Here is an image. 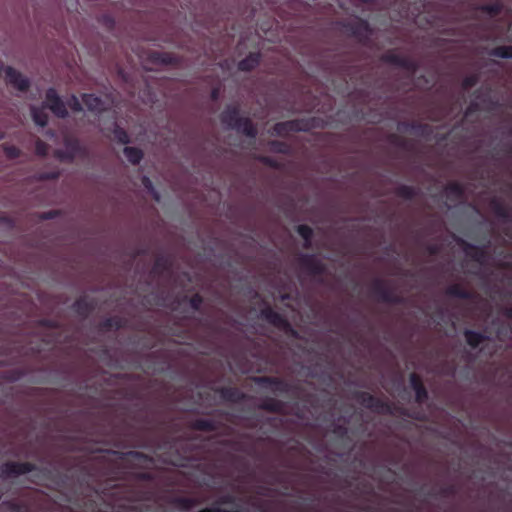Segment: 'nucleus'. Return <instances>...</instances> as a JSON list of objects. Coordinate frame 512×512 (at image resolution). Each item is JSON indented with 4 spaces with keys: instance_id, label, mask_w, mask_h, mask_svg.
<instances>
[{
    "instance_id": "1",
    "label": "nucleus",
    "mask_w": 512,
    "mask_h": 512,
    "mask_svg": "<svg viewBox=\"0 0 512 512\" xmlns=\"http://www.w3.org/2000/svg\"><path fill=\"white\" fill-rule=\"evenodd\" d=\"M221 123L230 130H235L246 137L255 139L258 130L253 121L249 117L240 115V107L238 105H228L219 116Z\"/></svg>"
},
{
    "instance_id": "2",
    "label": "nucleus",
    "mask_w": 512,
    "mask_h": 512,
    "mask_svg": "<svg viewBox=\"0 0 512 512\" xmlns=\"http://www.w3.org/2000/svg\"><path fill=\"white\" fill-rule=\"evenodd\" d=\"M353 398L363 407L369 409L377 414L393 415L395 406L389 401L375 397L366 391H355Z\"/></svg>"
},
{
    "instance_id": "3",
    "label": "nucleus",
    "mask_w": 512,
    "mask_h": 512,
    "mask_svg": "<svg viewBox=\"0 0 512 512\" xmlns=\"http://www.w3.org/2000/svg\"><path fill=\"white\" fill-rule=\"evenodd\" d=\"M260 316L270 325L283 331L287 335L294 338L298 337V332L292 327L288 319L284 315L275 311L271 306L267 305L264 308H262L260 311Z\"/></svg>"
},
{
    "instance_id": "4",
    "label": "nucleus",
    "mask_w": 512,
    "mask_h": 512,
    "mask_svg": "<svg viewBox=\"0 0 512 512\" xmlns=\"http://www.w3.org/2000/svg\"><path fill=\"white\" fill-rule=\"evenodd\" d=\"M314 119L313 118H302V119H293L283 122L276 123L273 128V134L285 137L290 132H307L314 127Z\"/></svg>"
},
{
    "instance_id": "5",
    "label": "nucleus",
    "mask_w": 512,
    "mask_h": 512,
    "mask_svg": "<svg viewBox=\"0 0 512 512\" xmlns=\"http://www.w3.org/2000/svg\"><path fill=\"white\" fill-rule=\"evenodd\" d=\"M371 293L380 302L388 304H401L403 298L399 296L395 291L387 285L385 280L375 278L371 284Z\"/></svg>"
},
{
    "instance_id": "6",
    "label": "nucleus",
    "mask_w": 512,
    "mask_h": 512,
    "mask_svg": "<svg viewBox=\"0 0 512 512\" xmlns=\"http://www.w3.org/2000/svg\"><path fill=\"white\" fill-rule=\"evenodd\" d=\"M380 60L383 63L390 64L414 74L419 68V64L416 60L408 56H403L395 52V50H388L381 55Z\"/></svg>"
},
{
    "instance_id": "7",
    "label": "nucleus",
    "mask_w": 512,
    "mask_h": 512,
    "mask_svg": "<svg viewBox=\"0 0 512 512\" xmlns=\"http://www.w3.org/2000/svg\"><path fill=\"white\" fill-rule=\"evenodd\" d=\"M343 28L346 32H348L362 44H365L372 34V29L368 21L359 17L354 20L345 22L343 24Z\"/></svg>"
},
{
    "instance_id": "8",
    "label": "nucleus",
    "mask_w": 512,
    "mask_h": 512,
    "mask_svg": "<svg viewBox=\"0 0 512 512\" xmlns=\"http://www.w3.org/2000/svg\"><path fill=\"white\" fill-rule=\"evenodd\" d=\"M64 150H57L55 155L61 161L72 162L78 156H84L86 153L85 148L80 143L79 139L71 136L64 138Z\"/></svg>"
},
{
    "instance_id": "9",
    "label": "nucleus",
    "mask_w": 512,
    "mask_h": 512,
    "mask_svg": "<svg viewBox=\"0 0 512 512\" xmlns=\"http://www.w3.org/2000/svg\"><path fill=\"white\" fill-rule=\"evenodd\" d=\"M256 385L263 389H270L272 392L288 394L292 390V385L286 380L274 376H257L253 378Z\"/></svg>"
},
{
    "instance_id": "10",
    "label": "nucleus",
    "mask_w": 512,
    "mask_h": 512,
    "mask_svg": "<svg viewBox=\"0 0 512 512\" xmlns=\"http://www.w3.org/2000/svg\"><path fill=\"white\" fill-rule=\"evenodd\" d=\"M298 264L303 271L314 277H320L326 273V265L315 254L300 255Z\"/></svg>"
},
{
    "instance_id": "11",
    "label": "nucleus",
    "mask_w": 512,
    "mask_h": 512,
    "mask_svg": "<svg viewBox=\"0 0 512 512\" xmlns=\"http://www.w3.org/2000/svg\"><path fill=\"white\" fill-rule=\"evenodd\" d=\"M45 106L58 118H66L68 110L65 103L54 88H48L45 93Z\"/></svg>"
},
{
    "instance_id": "12",
    "label": "nucleus",
    "mask_w": 512,
    "mask_h": 512,
    "mask_svg": "<svg viewBox=\"0 0 512 512\" xmlns=\"http://www.w3.org/2000/svg\"><path fill=\"white\" fill-rule=\"evenodd\" d=\"M37 470V466L30 462L8 461L2 466V474L5 477H16Z\"/></svg>"
},
{
    "instance_id": "13",
    "label": "nucleus",
    "mask_w": 512,
    "mask_h": 512,
    "mask_svg": "<svg viewBox=\"0 0 512 512\" xmlns=\"http://www.w3.org/2000/svg\"><path fill=\"white\" fill-rule=\"evenodd\" d=\"M5 80L7 84L21 92L28 91L31 84L28 77L24 76L21 72L11 66H6Z\"/></svg>"
},
{
    "instance_id": "14",
    "label": "nucleus",
    "mask_w": 512,
    "mask_h": 512,
    "mask_svg": "<svg viewBox=\"0 0 512 512\" xmlns=\"http://www.w3.org/2000/svg\"><path fill=\"white\" fill-rule=\"evenodd\" d=\"M215 392L219 394L222 400L230 403H241L247 397L241 390L231 386L219 387Z\"/></svg>"
},
{
    "instance_id": "15",
    "label": "nucleus",
    "mask_w": 512,
    "mask_h": 512,
    "mask_svg": "<svg viewBox=\"0 0 512 512\" xmlns=\"http://www.w3.org/2000/svg\"><path fill=\"white\" fill-rule=\"evenodd\" d=\"M409 382L411 388L415 392V401L419 404H422L425 401H427L429 395L426 387L422 382L421 377L417 373L413 372L409 376Z\"/></svg>"
},
{
    "instance_id": "16",
    "label": "nucleus",
    "mask_w": 512,
    "mask_h": 512,
    "mask_svg": "<svg viewBox=\"0 0 512 512\" xmlns=\"http://www.w3.org/2000/svg\"><path fill=\"white\" fill-rule=\"evenodd\" d=\"M72 309L77 315L87 318L94 311L95 303L86 296H81L74 301Z\"/></svg>"
},
{
    "instance_id": "17",
    "label": "nucleus",
    "mask_w": 512,
    "mask_h": 512,
    "mask_svg": "<svg viewBox=\"0 0 512 512\" xmlns=\"http://www.w3.org/2000/svg\"><path fill=\"white\" fill-rule=\"evenodd\" d=\"M489 206L493 213L505 222H510L512 219V211L502 200L494 197L490 200Z\"/></svg>"
},
{
    "instance_id": "18",
    "label": "nucleus",
    "mask_w": 512,
    "mask_h": 512,
    "mask_svg": "<svg viewBox=\"0 0 512 512\" xmlns=\"http://www.w3.org/2000/svg\"><path fill=\"white\" fill-rule=\"evenodd\" d=\"M111 454L117 456L121 460L133 459V460L143 462L146 464L154 463V458L152 456L145 454L143 452H140V451L130 450V451L122 452V451H117V450H111Z\"/></svg>"
},
{
    "instance_id": "19",
    "label": "nucleus",
    "mask_w": 512,
    "mask_h": 512,
    "mask_svg": "<svg viewBox=\"0 0 512 512\" xmlns=\"http://www.w3.org/2000/svg\"><path fill=\"white\" fill-rule=\"evenodd\" d=\"M446 197L451 202H457L465 196V186L458 181H451L444 187Z\"/></svg>"
},
{
    "instance_id": "20",
    "label": "nucleus",
    "mask_w": 512,
    "mask_h": 512,
    "mask_svg": "<svg viewBox=\"0 0 512 512\" xmlns=\"http://www.w3.org/2000/svg\"><path fill=\"white\" fill-rule=\"evenodd\" d=\"M284 408L285 403L273 397L264 398L258 405V409L276 414L284 413Z\"/></svg>"
},
{
    "instance_id": "21",
    "label": "nucleus",
    "mask_w": 512,
    "mask_h": 512,
    "mask_svg": "<svg viewBox=\"0 0 512 512\" xmlns=\"http://www.w3.org/2000/svg\"><path fill=\"white\" fill-rule=\"evenodd\" d=\"M398 129L405 130V131L411 130L414 133L421 135V136L429 135L432 132V129L428 124H424V123H420V122H416V121L400 122L398 124Z\"/></svg>"
},
{
    "instance_id": "22",
    "label": "nucleus",
    "mask_w": 512,
    "mask_h": 512,
    "mask_svg": "<svg viewBox=\"0 0 512 512\" xmlns=\"http://www.w3.org/2000/svg\"><path fill=\"white\" fill-rule=\"evenodd\" d=\"M261 62V54L259 52H250L244 59L239 61L238 69L243 72L254 70Z\"/></svg>"
},
{
    "instance_id": "23",
    "label": "nucleus",
    "mask_w": 512,
    "mask_h": 512,
    "mask_svg": "<svg viewBox=\"0 0 512 512\" xmlns=\"http://www.w3.org/2000/svg\"><path fill=\"white\" fill-rule=\"evenodd\" d=\"M461 245L464 247L467 256L471 257L474 261L478 263L484 262L487 254L483 248L467 243L463 240H461Z\"/></svg>"
},
{
    "instance_id": "24",
    "label": "nucleus",
    "mask_w": 512,
    "mask_h": 512,
    "mask_svg": "<svg viewBox=\"0 0 512 512\" xmlns=\"http://www.w3.org/2000/svg\"><path fill=\"white\" fill-rule=\"evenodd\" d=\"M445 294L449 297L463 299V300H470L474 297V294L463 288L460 284H451L448 286L445 290Z\"/></svg>"
},
{
    "instance_id": "25",
    "label": "nucleus",
    "mask_w": 512,
    "mask_h": 512,
    "mask_svg": "<svg viewBox=\"0 0 512 512\" xmlns=\"http://www.w3.org/2000/svg\"><path fill=\"white\" fill-rule=\"evenodd\" d=\"M464 337H465L467 344L472 349L478 348L481 343H483L484 341H486L488 339V337L485 334L471 330V329H466L464 331Z\"/></svg>"
},
{
    "instance_id": "26",
    "label": "nucleus",
    "mask_w": 512,
    "mask_h": 512,
    "mask_svg": "<svg viewBox=\"0 0 512 512\" xmlns=\"http://www.w3.org/2000/svg\"><path fill=\"white\" fill-rule=\"evenodd\" d=\"M190 427L196 431L213 432L218 429V424L210 419H195L190 423Z\"/></svg>"
},
{
    "instance_id": "27",
    "label": "nucleus",
    "mask_w": 512,
    "mask_h": 512,
    "mask_svg": "<svg viewBox=\"0 0 512 512\" xmlns=\"http://www.w3.org/2000/svg\"><path fill=\"white\" fill-rule=\"evenodd\" d=\"M171 504L180 510L189 511L197 506L199 502L192 497L176 496L171 499Z\"/></svg>"
},
{
    "instance_id": "28",
    "label": "nucleus",
    "mask_w": 512,
    "mask_h": 512,
    "mask_svg": "<svg viewBox=\"0 0 512 512\" xmlns=\"http://www.w3.org/2000/svg\"><path fill=\"white\" fill-rule=\"evenodd\" d=\"M125 325V321L122 317L119 316H111L105 318L100 322L99 327L101 330L109 331V330H120Z\"/></svg>"
},
{
    "instance_id": "29",
    "label": "nucleus",
    "mask_w": 512,
    "mask_h": 512,
    "mask_svg": "<svg viewBox=\"0 0 512 512\" xmlns=\"http://www.w3.org/2000/svg\"><path fill=\"white\" fill-rule=\"evenodd\" d=\"M82 100L89 111L100 112L103 110V102L101 98L94 94H83Z\"/></svg>"
},
{
    "instance_id": "30",
    "label": "nucleus",
    "mask_w": 512,
    "mask_h": 512,
    "mask_svg": "<svg viewBox=\"0 0 512 512\" xmlns=\"http://www.w3.org/2000/svg\"><path fill=\"white\" fill-rule=\"evenodd\" d=\"M394 193L397 197L410 201L418 195V189L413 186L402 184L395 188Z\"/></svg>"
},
{
    "instance_id": "31",
    "label": "nucleus",
    "mask_w": 512,
    "mask_h": 512,
    "mask_svg": "<svg viewBox=\"0 0 512 512\" xmlns=\"http://www.w3.org/2000/svg\"><path fill=\"white\" fill-rule=\"evenodd\" d=\"M123 153L132 165H138L144 157L143 151L137 147L126 146L123 149Z\"/></svg>"
},
{
    "instance_id": "32",
    "label": "nucleus",
    "mask_w": 512,
    "mask_h": 512,
    "mask_svg": "<svg viewBox=\"0 0 512 512\" xmlns=\"http://www.w3.org/2000/svg\"><path fill=\"white\" fill-rule=\"evenodd\" d=\"M171 268V261L169 258L160 255L156 257L153 267H152V273L156 275H162L164 272L169 271Z\"/></svg>"
},
{
    "instance_id": "33",
    "label": "nucleus",
    "mask_w": 512,
    "mask_h": 512,
    "mask_svg": "<svg viewBox=\"0 0 512 512\" xmlns=\"http://www.w3.org/2000/svg\"><path fill=\"white\" fill-rule=\"evenodd\" d=\"M31 115L34 123L40 127H45L48 124V114L44 107H31Z\"/></svg>"
},
{
    "instance_id": "34",
    "label": "nucleus",
    "mask_w": 512,
    "mask_h": 512,
    "mask_svg": "<svg viewBox=\"0 0 512 512\" xmlns=\"http://www.w3.org/2000/svg\"><path fill=\"white\" fill-rule=\"evenodd\" d=\"M296 231L304 240L303 247L310 249L312 247L313 229L306 224H300L297 226Z\"/></svg>"
},
{
    "instance_id": "35",
    "label": "nucleus",
    "mask_w": 512,
    "mask_h": 512,
    "mask_svg": "<svg viewBox=\"0 0 512 512\" xmlns=\"http://www.w3.org/2000/svg\"><path fill=\"white\" fill-rule=\"evenodd\" d=\"M151 58L155 63L164 65H173L177 64L178 62L177 58L174 55L164 52H153Z\"/></svg>"
},
{
    "instance_id": "36",
    "label": "nucleus",
    "mask_w": 512,
    "mask_h": 512,
    "mask_svg": "<svg viewBox=\"0 0 512 512\" xmlns=\"http://www.w3.org/2000/svg\"><path fill=\"white\" fill-rule=\"evenodd\" d=\"M112 134H113V140L119 144L126 145V144H129L131 141L130 136L127 133V131L124 128L120 127L117 124V122L114 123Z\"/></svg>"
},
{
    "instance_id": "37",
    "label": "nucleus",
    "mask_w": 512,
    "mask_h": 512,
    "mask_svg": "<svg viewBox=\"0 0 512 512\" xmlns=\"http://www.w3.org/2000/svg\"><path fill=\"white\" fill-rule=\"evenodd\" d=\"M489 55L502 59H512V45L497 46L489 51Z\"/></svg>"
},
{
    "instance_id": "38",
    "label": "nucleus",
    "mask_w": 512,
    "mask_h": 512,
    "mask_svg": "<svg viewBox=\"0 0 512 512\" xmlns=\"http://www.w3.org/2000/svg\"><path fill=\"white\" fill-rule=\"evenodd\" d=\"M502 4L499 2L483 4L479 7V10L483 13L488 14L491 17L498 16L502 12Z\"/></svg>"
},
{
    "instance_id": "39",
    "label": "nucleus",
    "mask_w": 512,
    "mask_h": 512,
    "mask_svg": "<svg viewBox=\"0 0 512 512\" xmlns=\"http://www.w3.org/2000/svg\"><path fill=\"white\" fill-rule=\"evenodd\" d=\"M269 147L272 152L280 153V154H289L290 146L283 141L279 140H271L269 141Z\"/></svg>"
},
{
    "instance_id": "40",
    "label": "nucleus",
    "mask_w": 512,
    "mask_h": 512,
    "mask_svg": "<svg viewBox=\"0 0 512 512\" xmlns=\"http://www.w3.org/2000/svg\"><path fill=\"white\" fill-rule=\"evenodd\" d=\"M141 182H142V185L144 186V188L147 190V192L153 197V199L155 201L159 202L160 201V194L155 189L151 179L148 176H143L142 179H141Z\"/></svg>"
},
{
    "instance_id": "41",
    "label": "nucleus",
    "mask_w": 512,
    "mask_h": 512,
    "mask_svg": "<svg viewBox=\"0 0 512 512\" xmlns=\"http://www.w3.org/2000/svg\"><path fill=\"white\" fill-rule=\"evenodd\" d=\"M257 160L262 163L263 165L267 166V167H270V168H273V169H281L282 168V165L279 161H277L276 159L270 157V156H265V155H260L257 157Z\"/></svg>"
},
{
    "instance_id": "42",
    "label": "nucleus",
    "mask_w": 512,
    "mask_h": 512,
    "mask_svg": "<svg viewBox=\"0 0 512 512\" xmlns=\"http://www.w3.org/2000/svg\"><path fill=\"white\" fill-rule=\"evenodd\" d=\"M3 151L5 156L10 160H14L21 155V150L14 145L4 144Z\"/></svg>"
},
{
    "instance_id": "43",
    "label": "nucleus",
    "mask_w": 512,
    "mask_h": 512,
    "mask_svg": "<svg viewBox=\"0 0 512 512\" xmlns=\"http://www.w3.org/2000/svg\"><path fill=\"white\" fill-rule=\"evenodd\" d=\"M388 140L391 144L394 146L401 148V149H407L408 147V140L399 136L398 134H390L388 137Z\"/></svg>"
},
{
    "instance_id": "44",
    "label": "nucleus",
    "mask_w": 512,
    "mask_h": 512,
    "mask_svg": "<svg viewBox=\"0 0 512 512\" xmlns=\"http://www.w3.org/2000/svg\"><path fill=\"white\" fill-rule=\"evenodd\" d=\"M479 82V75L478 74H471L466 76L461 83V86L464 90L471 89L472 87L476 86Z\"/></svg>"
},
{
    "instance_id": "45",
    "label": "nucleus",
    "mask_w": 512,
    "mask_h": 512,
    "mask_svg": "<svg viewBox=\"0 0 512 512\" xmlns=\"http://www.w3.org/2000/svg\"><path fill=\"white\" fill-rule=\"evenodd\" d=\"M48 151L49 145L45 141L38 138L35 141V153L40 157H45L47 156Z\"/></svg>"
},
{
    "instance_id": "46",
    "label": "nucleus",
    "mask_w": 512,
    "mask_h": 512,
    "mask_svg": "<svg viewBox=\"0 0 512 512\" xmlns=\"http://www.w3.org/2000/svg\"><path fill=\"white\" fill-rule=\"evenodd\" d=\"M189 304L194 311H200L203 304V297L199 293H196L189 298Z\"/></svg>"
},
{
    "instance_id": "47",
    "label": "nucleus",
    "mask_w": 512,
    "mask_h": 512,
    "mask_svg": "<svg viewBox=\"0 0 512 512\" xmlns=\"http://www.w3.org/2000/svg\"><path fill=\"white\" fill-rule=\"evenodd\" d=\"M235 501V497L231 494H225L219 497V499L214 504L215 506L225 505V504H233Z\"/></svg>"
},
{
    "instance_id": "48",
    "label": "nucleus",
    "mask_w": 512,
    "mask_h": 512,
    "mask_svg": "<svg viewBox=\"0 0 512 512\" xmlns=\"http://www.w3.org/2000/svg\"><path fill=\"white\" fill-rule=\"evenodd\" d=\"M455 493H456V488L454 485H448V486L442 487L438 492V494L442 497L453 496V495H455Z\"/></svg>"
},
{
    "instance_id": "49",
    "label": "nucleus",
    "mask_w": 512,
    "mask_h": 512,
    "mask_svg": "<svg viewBox=\"0 0 512 512\" xmlns=\"http://www.w3.org/2000/svg\"><path fill=\"white\" fill-rule=\"evenodd\" d=\"M333 433L340 438H345L348 434V428L346 425H335Z\"/></svg>"
},
{
    "instance_id": "50",
    "label": "nucleus",
    "mask_w": 512,
    "mask_h": 512,
    "mask_svg": "<svg viewBox=\"0 0 512 512\" xmlns=\"http://www.w3.org/2000/svg\"><path fill=\"white\" fill-rule=\"evenodd\" d=\"M135 479L140 481L150 482L154 480V476L151 472H137L134 474Z\"/></svg>"
},
{
    "instance_id": "51",
    "label": "nucleus",
    "mask_w": 512,
    "mask_h": 512,
    "mask_svg": "<svg viewBox=\"0 0 512 512\" xmlns=\"http://www.w3.org/2000/svg\"><path fill=\"white\" fill-rule=\"evenodd\" d=\"M225 445L230 446L236 451H244V445L241 441L238 440H227L224 442Z\"/></svg>"
},
{
    "instance_id": "52",
    "label": "nucleus",
    "mask_w": 512,
    "mask_h": 512,
    "mask_svg": "<svg viewBox=\"0 0 512 512\" xmlns=\"http://www.w3.org/2000/svg\"><path fill=\"white\" fill-rule=\"evenodd\" d=\"M480 109L479 104L475 101H472L465 110V116H469L474 112H477Z\"/></svg>"
},
{
    "instance_id": "53",
    "label": "nucleus",
    "mask_w": 512,
    "mask_h": 512,
    "mask_svg": "<svg viewBox=\"0 0 512 512\" xmlns=\"http://www.w3.org/2000/svg\"><path fill=\"white\" fill-rule=\"evenodd\" d=\"M426 251L429 255H437L440 251V247L437 244H429L426 246Z\"/></svg>"
},
{
    "instance_id": "54",
    "label": "nucleus",
    "mask_w": 512,
    "mask_h": 512,
    "mask_svg": "<svg viewBox=\"0 0 512 512\" xmlns=\"http://www.w3.org/2000/svg\"><path fill=\"white\" fill-rule=\"evenodd\" d=\"M41 325L48 328H57L58 324L55 320L44 319L40 321Z\"/></svg>"
},
{
    "instance_id": "55",
    "label": "nucleus",
    "mask_w": 512,
    "mask_h": 512,
    "mask_svg": "<svg viewBox=\"0 0 512 512\" xmlns=\"http://www.w3.org/2000/svg\"><path fill=\"white\" fill-rule=\"evenodd\" d=\"M72 102H73L71 105L72 110H74L76 112H80L82 110V106L76 96H72Z\"/></svg>"
},
{
    "instance_id": "56",
    "label": "nucleus",
    "mask_w": 512,
    "mask_h": 512,
    "mask_svg": "<svg viewBox=\"0 0 512 512\" xmlns=\"http://www.w3.org/2000/svg\"><path fill=\"white\" fill-rule=\"evenodd\" d=\"M59 177V172H49L44 173L41 178L42 179H48V180H55Z\"/></svg>"
},
{
    "instance_id": "57",
    "label": "nucleus",
    "mask_w": 512,
    "mask_h": 512,
    "mask_svg": "<svg viewBox=\"0 0 512 512\" xmlns=\"http://www.w3.org/2000/svg\"><path fill=\"white\" fill-rule=\"evenodd\" d=\"M57 214H58L57 211H48V212H44L41 215V218L44 220H49V219H53Z\"/></svg>"
},
{
    "instance_id": "58",
    "label": "nucleus",
    "mask_w": 512,
    "mask_h": 512,
    "mask_svg": "<svg viewBox=\"0 0 512 512\" xmlns=\"http://www.w3.org/2000/svg\"><path fill=\"white\" fill-rule=\"evenodd\" d=\"M220 97V88L219 87H215L212 89L211 91V99L213 101H217Z\"/></svg>"
},
{
    "instance_id": "59",
    "label": "nucleus",
    "mask_w": 512,
    "mask_h": 512,
    "mask_svg": "<svg viewBox=\"0 0 512 512\" xmlns=\"http://www.w3.org/2000/svg\"><path fill=\"white\" fill-rule=\"evenodd\" d=\"M503 314L505 317L512 320V306L505 308Z\"/></svg>"
},
{
    "instance_id": "60",
    "label": "nucleus",
    "mask_w": 512,
    "mask_h": 512,
    "mask_svg": "<svg viewBox=\"0 0 512 512\" xmlns=\"http://www.w3.org/2000/svg\"><path fill=\"white\" fill-rule=\"evenodd\" d=\"M146 249H137L134 254H133V257L136 258L137 256H140V255H144L146 254Z\"/></svg>"
},
{
    "instance_id": "61",
    "label": "nucleus",
    "mask_w": 512,
    "mask_h": 512,
    "mask_svg": "<svg viewBox=\"0 0 512 512\" xmlns=\"http://www.w3.org/2000/svg\"><path fill=\"white\" fill-rule=\"evenodd\" d=\"M359 2H361L362 4H371L373 2V0H358Z\"/></svg>"
},
{
    "instance_id": "62",
    "label": "nucleus",
    "mask_w": 512,
    "mask_h": 512,
    "mask_svg": "<svg viewBox=\"0 0 512 512\" xmlns=\"http://www.w3.org/2000/svg\"><path fill=\"white\" fill-rule=\"evenodd\" d=\"M400 413H401L402 415H405V416H410V415L408 414L407 410H405V409H401V410H400Z\"/></svg>"
},
{
    "instance_id": "63",
    "label": "nucleus",
    "mask_w": 512,
    "mask_h": 512,
    "mask_svg": "<svg viewBox=\"0 0 512 512\" xmlns=\"http://www.w3.org/2000/svg\"><path fill=\"white\" fill-rule=\"evenodd\" d=\"M478 93H479V90H476V91L474 92V95H475V97H476V98H479Z\"/></svg>"
},
{
    "instance_id": "64",
    "label": "nucleus",
    "mask_w": 512,
    "mask_h": 512,
    "mask_svg": "<svg viewBox=\"0 0 512 512\" xmlns=\"http://www.w3.org/2000/svg\"><path fill=\"white\" fill-rule=\"evenodd\" d=\"M4 137L3 133L0 132V139Z\"/></svg>"
}]
</instances>
